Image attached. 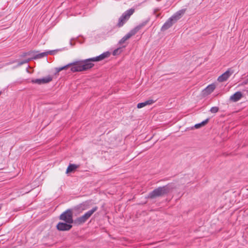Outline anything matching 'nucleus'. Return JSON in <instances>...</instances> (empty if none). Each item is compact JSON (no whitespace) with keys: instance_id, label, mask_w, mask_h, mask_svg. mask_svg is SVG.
Instances as JSON below:
<instances>
[{"instance_id":"1","label":"nucleus","mask_w":248,"mask_h":248,"mask_svg":"<svg viewBox=\"0 0 248 248\" xmlns=\"http://www.w3.org/2000/svg\"><path fill=\"white\" fill-rule=\"evenodd\" d=\"M109 56L110 53L109 52H105L95 57L87 59L84 60L76 61L68 63L64 66L57 67L56 68V71L57 73H59L62 70L67 69L69 67H71L70 70L72 72L86 71L90 69L94 66V64L92 63V62L101 61L109 57Z\"/></svg>"},{"instance_id":"2","label":"nucleus","mask_w":248,"mask_h":248,"mask_svg":"<svg viewBox=\"0 0 248 248\" xmlns=\"http://www.w3.org/2000/svg\"><path fill=\"white\" fill-rule=\"evenodd\" d=\"M186 11V9H183L174 13L163 24L161 28V31H164L170 28L184 16Z\"/></svg>"},{"instance_id":"3","label":"nucleus","mask_w":248,"mask_h":248,"mask_svg":"<svg viewBox=\"0 0 248 248\" xmlns=\"http://www.w3.org/2000/svg\"><path fill=\"white\" fill-rule=\"evenodd\" d=\"M174 187L171 184H168L163 186H160L151 192L148 197L151 199H154L158 197L163 196L169 193Z\"/></svg>"},{"instance_id":"4","label":"nucleus","mask_w":248,"mask_h":248,"mask_svg":"<svg viewBox=\"0 0 248 248\" xmlns=\"http://www.w3.org/2000/svg\"><path fill=\"white\" fill-rule=\"evenodd\" d=\"M97 209L98 207L97 206L93 207L91 210L87 211L83 215L75 219L74 221L75 223L78 225L84 223Z\"/></svg>"},{"instance_id":"5","label":"nucleus","mask_w":248,"mask_h":248,"mask_svg":"<svg viewBox=\"0 0 248 248\" xmlns=\"http://www.w3.org/2000/svg\"><path fill=\"white\" fill-rule=\"evenodd\" d=\"M134 12L135 9L133 8H131L124 12L119 18L117 26L119 28L122 27L128 21Z\"/></svg>"},{"instance_id":"6","label":"nucleus","mask_w":248,"mask_h":248,"mask_svg":"<svg viewBox=\"0 0 248 248\" xmlns=\"http://www.w3.org/2000/svg\"><path fill=\"white\" fill-rule=\"evenodd\" d=\"M60 219L64 221L65 222L72 224L74 220L73 219V212L71 209H68L63 212L59 217Z\"/></svg>"},{"instance_id":"7","label":"nucleus","mask_w":248,"mask_h":248,"mask_svg":"<svg viewBox=\"0 0 248 248\" xmlns=\"http://www.w3.org/2000/svg\"><path fill=\"white\" fill-rule=\"evenodd\" d=\"M48 54H52L53 51L42 52V53L38 54L37 55H34L31 58H29L28 59L25 60L23 61L19 62L18 64V66H21V65H22L23 64L28 63L30 61H31L32 59H37L42 58L45 56H46Z\"/></svg>"},{"instance_id":"8","label":"nucleus","mask_w":248,"mask_h":248,"mask_svg":"<svg viewBox=\"0 0 248 248\" xmlns=\"http://www.w3.org/2000/svg\"><path fill=\"white\" fill-rule=\"evenodd\" d=\"M233 73L234 71L232 68H229L225 72L218 77V81L222 82L226 81Z\"/></svg>"},{"instance_id":"9","label":"nucleus","mask_w":248,"mask_h":248,"mask_svg":"<svg viewBox=\"0 0 248 248\" xmlns=\"http://www.w3.org/2000/svg\"><path fill=\"white\" fill-rule=\"evenodd\" d=\"M52 80V78L50 76H48L46 77H44L40 79H32L31 82L32 83H35L39 85L47 83L50 82Z\"/></svg>"},{"instance_id":"10","label":"nucleus","mask_w":248,"mask_h":248,"mask_svg":"<svg viewBox=\"0 0 248 248\" xmlns=\"http://www.w3.org/2000/svg\"><path fill=\"white\" fill-rule=\"evenodd\" d=\"M57 229L60 231H66L70 230L72 226L71 224L64 222H59L57 225Z\"/></svg>"},{"instance_id":"11","label":"nucleus","mask_w":248,"mask_h":248,"mask_svg":"<svg viewBox=\"0 0 248 248\" xmlns=\"http://www.w3.org/2000/svg\"><path fill=\"white\" fill-rule=\"evenodd\" d=\"M149 18L147 19L146 20L143 21L142 23H140L139 25L135 27L134 29L131 30L132 31L135 35L140 29L143 28L145 26L147 25V24L149 22Z\"/></svg>"},{"instance_id":"12","label":"nucleus","mask_w":248,"mask_h":248,"mask_svg":"<svg viewBox=\"0 0 248 248\" xmlns=\"http://www.w3.org/2000/svg\"><path fill=\"white\" fill-rule=\"evenodd\" d=\"M243 95L241 92H237L231 96L230 99L233 102H237L239 101L242 97Z\"/></svg>"},{"instance_id":"13","label":"nucleus","mask_w":248,"mask_h":248,"mask_svg":"<svg viewBox=\"0 0 248 248\" xmlns=\"http://www.w3.org/2000/svg\"><path fill=\"white\" fill-rule=\"evenodd\" d=\"M134 33L131 30L125 36H124L119 41L120 44L124 43L127 40L129 39L132 36L134 35Z\"/></svg>"},{"instance_id":"14","label":"nucleus","mask_w":248,"mask_h":248,"mask_svg":"<svg viewBox=\"0 0 248 248\" xmlns=\"http://www.w3.org/2000/svg\"><path fill=\"white\" fill-rule=\"evenodd\" d=\"M155 101L153 100H148L144 102L140 103L137 105V108H142L147 105H149L153 104Z\"/></svg>"},{"instance_id":"15","label":"nucleus","mask_w":248,"mask_h":248,"mask_svg":"<svg viewBox=\"0 0 248 248\" xmlns=\"http://www.w3.org/2000/svg\"><path fill=\"white\" fill-rule=\"evenodd\" d=\"M216 88V85L214 84L208 85L205 89V93L207 94H210L212 93Z\"/></svg>"},{"instance_id":"16","label":"nucleus","mask_w":248,"mask_h":248,"mask_svg":"<svg viewBox=\"0 0 248 248\" xmlns=\"http://www.w3.org/2000/svg\"><path fill=\"white\" fill-rule=\"evenodd\" d=\"M78 166L75 164H70L66 170V173L72 172L78 168Z\"/></svg>"},{"instance_id":"17","label":"nucleus","mask_w":248,"mask_h":248,"mask_svg":"<svg viewBox=\"0 0 248 248\" xmlns=\"http://www.w3.org/2000/svg\"><path fill=\"white\" fill-rule=\"evenodd\" d=\"M209 120V118L206 119L205 120L202 121L201 123L196 124L194 125V127L196 129L199 128L203 126L206 125Z\"/></svg>"},{"instance_id":"18","label":"nucleus","mask_w":248,"mask_h":248,"mask_svg":"<svg viewBox=\"0 0 248 248\" xmlns=\"http://www.w3.org/2000/svg\"><path fill=\"white\" fill-rule=\"evenodd\" d=\"M35 52V51H30L27 52H24L21 54V57H25L26 56H31L33 57Z\"/></svg>"},{"instance_id":"19","label":"nucleus","mask_w":248,"mask_h":248,"mask_svg":"<svg viewBox=\"0 0 248 248\" xmlns=\"http://www.w3.org/2000/svg\"><path fill=\"white\" fill-rule=\"evenodd\" d=\"M219 108L217 107H212L210 110V112L212 113H215L218 112Z\"/></svg>"},{"instance_id":"20","label":"nucleus","mask_w":248,"mask_h":248,"mask_svg":"<svg viewBox=\"0 0 248 248\" xmlns=\"http://www.w3.org/2000/svg\"><path fill=\"white\" fill-rule=\"evenodd\" d=\"M78 209L81 208L82 210H85L87 209V206L84 204H81L78 206Z\"/></svg>"},{"instance_id":"21","label":"nucleus","mask_w":248,"mask_h":248,"mask_svg":"<svg viewBox=\"0 0 248 248\" xmlns=\"http://www.w3.org/2000/svg\"><path fill=\"white\" fill-rule=\"evenodd\" d=\"M119 48H118V49H116L114 50L113 51V54L114 55H115L117 54V53H118V51H119Z\"/></svg>"},{"instance_id":"22","label":"nucleus","mask_w":248,"mask_h":248,"mask_svg":"<svg viewBox=\"0 0 248 248\" xmlns=\"http://www.w3.org/2000/svg\"><path fill=\"white\" fill-rule=\"evenodd\" d=\"M1 93H2L1 91H0V95H1Z\"/></svg>"}]
</instances>
